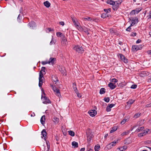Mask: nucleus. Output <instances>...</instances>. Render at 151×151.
<instances>
[{
  "instance_id": "nucleus-1",
  "label": "nucleus",
  "mask_w": 151,
  "mask_h": 151,
  "mask_svg": "<svg viewBox=\"0 0 151 151\" xmlns=\"http://www.w3.org/2000/svg\"><path fill=\"white\" fill-rule=\"evenodd\" d=\"M73 49L77 52L79 53H83L84 52L83 48L81 46L79 45L75 46L73 48Z\"/></svg>"
},
{
  "instance_id": "nucleus-2",
  "label": "nucleus",
  "mask_w": 151,
  "mask_h": 151,
  "mask_svg": "<svg viewBox=\"0 0 151 151\" xmlns=\"http://www.w3.org/2000/svg\"><path fill=\"white\" fill-rule=\"evenodd\" d=\"M50 86L52 88L53 91L55 93V94L56 95L59 97H61L60 90L59 89H57L55 86L53 85H51Z\"/></svg>"
},
{
  "instance_id": "nucleus-3",
  "label": "nucleus",
  "mask_w": 151,
  "mask_h": 151,
  "mask_svg": "<svg viewBox=\"0 0 151 151\" xmlns=\"http://www.w3.org/2000/svg\"><path fill=\"white\" fill-rule=\"evenodd\" d=\"M41 99L42 101V103L45 104H49L51 103V102L49 98L46 96H43L42 95L41 96Z\"/></svg>"
},
{
  "instance_id": "nucleus-4",
  "label": "nucleus",
  "mask_w": 151,
  "mask_h": 151,
  "mask_svg": "<svg viewBox=\"0 0 151 151\" xmlns=\"http://www.w3.org/2000/svg\"><path fill=\"white\" fill-rule=\"evenodd\" d=\"M144 45H132V49L134 51H137L139 50H140L142 48Z\"/></svg>"
},
{
  "instance_id": "nucleus-5",
  "label": "nucleus",
  "mask_w": 151,
  "mask_h": 151,
  "mask_svg": "<svg viewBox=\"0 0 151 151\" xmlns=\"http://www.w3.org/2000/svg\"><path fill=\"white\" fill-rule=\"evenodd\" d=\"M119 57H120L121 60L123 61L125 63H128V60L125 58L124 55L122 54H119L118 55Z\"/></svg>"
},
{
  "instance_id": "nucleus-6",
  "label": "nucleus",
  "mask_w": 151,
  "mask_h": 151,
  "mask_svg": "<svg viewBox=\"0 0 151 151\" xmlns=\"http://www.w3.org/2000/svg\"><path fill=\"white\" fill-rule=\"evenodd\" d=\"M72 20L74 24L77 29L80 31H81L82 29V28L80 25L77 23V21H75V19L73 18H72Z\"/></svg>"
},
{
  "instance_id": "nucleus-7",
  "label": "nucleus",
  "mask_w": 151,
  "mask_h": 151,
  "mask_svg": "<svg viewBox=\"0 0 151 151\" xmlns=\"http://www.w3.org/2000/svg\"><path fill=\"white\" fill-rule=\"evenodd\" d=\"M130 20L131 22V26H133L138 22V19L137 17L132 18L130 19Z\"/></svg>"
},
{
  "instance_id": "nucleus-8",
  "label": "nucleus",
  "mask_w": 151,
  "mask_h": 151,
  "mask_svg": "<svg viewBox=\"0 0 151 151\" xmlns=\"http://www.w3.org/2000/svg\"><path fill=\"white\" fill-rule=\"evenodd\" d=\"M142 8L141 7L136 8L135 9L132 10L130 12V14H135L138 13L141 11Z\"/></svg>"
},
{
  "instance_id": "nucleus-9",
  "label": "nucleus",
  "mask_w": 151,
  "mask_h": 151,
  "mask_svg": "<svg viewBox=\"0 0 151 151\" xmlns=\"http://www.w3.org/2000/svg\"><path fill=\"white\" fill-rule=\"evenodd\" d=\"M67 41V39L64 35H62L61 38V42L62 44L63 45H66V42Z\"/></svg>"
},
{
  "instance_id": "nucleus-10",
  "label": "nucleus",
  "mask_w": 151,
  "mask_h": 151,
  "mask_svg": "<svg viewBox=\"0 0 151 151\" xmlns=\"http://www.w3.org/2000/svg\"><path fill=\"white\" fill-rule=\"evenodd\" d=\"M118 142V140L116 141H114L113 142H111L107 146V147L108 149H111L112 147L115 145V144Z\"/></svg>"
},
{
  "instance_id": "nucleus-11",
  "label": "nucleus",
  "mask_w": 151,
  "mask_h": 151,
  "mask_svg": "<svg viewBox=\"0 0 151 151\" xmlns=\"http://www.w3.org/2000/svg\"><path fill=\"white\" fill-rule=\"evenodd\" d=\"M88 113L91 116L93 117L96 114V111L94 109L90 110L88 112Z\"/></svg>"
},
{
  "instance_id": "nucleus-12",
  "label": "nucleus",
  "mask_w": 151,
  "mask_h": 151,
  "mask_svg": "<svg viewBox=\"0 0 151 151\" xmlns=\"http://www.w3.org/2000/svg\"><path fill=\"white\" fill-rule=\"evenodd\" d=\"M56 60V58L51 57L49 59L48 61V64H50L51 63V64L53 65L55 64V62Z\"/></svg>"
},
{
  "instance_id": "nucleus-13",
  "label": "nucleus",
  "mask_w": 151,
  "mask_h": 151,
  "mask_svg": "<svg viewBox=\"0 0 151 151\" xmlns=\"http://www.w3.org/2000/svg\"><path fill=\"white\" fill-rule=\"evenodd\" d=\"M28 26L32 29H34V28L36 26L35 23L34 21H32L28 24Z\"/></svg>"
},
{
  "instance_id": "nucleus-14",
  "label": "nucleus",
  "mask_w": 151,
  "mask_h": 151,
  "mask_svg": "<svg viewBox=\"0 0 151 151\" xmlns=\"http://www.w3.org/2000/svg\"><path fill=\"white\" fill-rule=\"evenodd\" d=\"M87 140L88 142L89 143L91 142V141L92 139V138L93 137V135L91 134H87Z\"/></svg>"
},
{
  "instance_id": "nucleus-15",
  "label": "nucleus",
  "mask_w": 151,
  "mask_h": 151,
  "mask_svg": "<svg viewBox=\"0 0 151 151\" xmlns=\"http://www.w3.org/2000/svg\"><path fill=\"white\" fill-rule=\"evenodd\" d=\"M82 19L83 21H87V20H88V21L92 20L93 21H94L95 20V19L93 18L92 17H87V18L86 17H83V18H82Z\"/></svg>"
},
{
  "instance_id": "nucleus-16",
  "label": "nucleus",
  "mask_w": 151,
  "mask_h": 151,
  "mask_svg": "<svg viewBox=\"0 0 151 151\" xmlns=\"http://www.w3.org/2000/svg\"><path fill=\"white\" fill-rule=\"evenodd\" d=\"M108 86L111 89H114L116 87V86L112 83H110L108 84Z\"/></svg>"
},
{
  "instance_id": "nucleus-17",
  "label": "nucleus",
  "mask_w": 151,
  "mask_h": 151,
  "mask_svg": "<svg viewBox=\"0 0 151 151\" xmlns=\"http://www.w3.org/2000/svg\"><path fill=\"white\" fill-rule=\"evenodd\" d=\"M52 81L55 82V84H56V83L58 81V77L56 76H52Z\"/></svg>"
},
{
  "instance_id": "nucleus-18",
  "label": "nucleus",
  "mask_w": 151,
  "mask_h": 151,
  "mask_svg": "<svg viewBox=\"0 0 151 151\" xmlns=\"http://www.w3.org/2000/svg\"><path fill=\"white\" fill-rule=\"evenodd\" d=\"M148 75V72L147 71H143L139 74L140 76L143 77Z\"/></svg>"
},
{
  "instance_id": "nucleus-19",
  "label": "nucleus",
  "mask_w": 151,
  "mask_h": 151,
  "mask_svg": "<svg viewBox=\"0 0 151 151\" xmlns=\"http://www.w3.org/2000/svg\"><path fill=\"white\" fill-rule=\"evenodd\" d=\"M82 30H83V31L86 34H87L88 35L89 34V31L90 30V29H89L87 28L86 27H83V28H82Z\"/></svg>"
},
{
  "instance_id": "nucleus-20",
  "label": "nucleus",
  "mask_w": 151,
  "mask_h": 151,
  "mask_svg": "<svg viewBox=\"0 0 151 151\" xmlns=\"http://www.w3.org/2000/svg\"><path fill=\"white\" fill-rule=\"evenodd\" d=\"M42 137H44V139L46 140L45 137L46 136L47 133L46 130L45 129H43L42 131Z\"/></svg>"
},
{
  "instance_id": "nucleus-21",
  "label": "nucleus",
  "mask_w": 151,
  "mask_h": 151,
  "mask_svg": "<svg viewBox=\"0 0 151 151\" xmlns=\"http://www.w3.org/2000/svg\"><path fill=\"white\" fill-rule=\"evenodd\" d=\"M45 115L42 116L40 119V122L43 125L45 123Z\"/></svg>"
},
{
  "instance_id": "nucleus-22",
  "label": "nucleus",
  "mask_w": 151,
  "mask_h": 151,
  "mask_svg": "<svg viewBox=\"0 0 151 151\" xmlns=\"http://www.w3.org/2000/svg\"><path fill=\"white\" fill-rule=\"evenodd\" d=\"M43 4L47 8L49 7L50 6V3L48 1H46L45 2H44Z\"/></svg>"
},
{
  "instance_id": "nucleus-23",
  "label": "nucleus",
  "mask_w": 151,
  "mask_h": 151,
  "mask_svg": "<svg viewBox=\"0 0 151 151\" xmlns=\"http://www.w3.org/2000/svg\"><path fill=\"white\" fill-rule=\"evenodd\" d=\"M72 145L73 147L76 148L78 147V143L75 141H73L72 143Z\"/></svg>"
},
{
  "instance_id": "nucleus-24",
  "label": "nucleus",
  "mask_w": 151,
  "mask_h": 151,
  "mask_svg": "<svg viewBox=\"0 0 151 151\" xmlns=\"http://www.w3.org/2000/svg\"><path fill=\"white\" fill-rule=\"evenodd\" d=\"M45 69L46 68L45 67H42L41 68V70H40V73L41 74H45Z\"/></svg>"
},
{
  "instance_id": "nucleus-25",
  "label": "nucleus",
  "mask_w": 151,
  "mask_h": 151,
  "mask_svg": "<svg viewBox=\"0 0 151 151\" xmlns=\"http://www.w3.org/2000/svg\"><path fill=\"white\" fill-rule=\"evenodd\" d=\"M106 3L110 5H112L113 6V5L115 4V2L113 1L110 0L109 1H106Z\"/></svg>"
},
{
  "instance_id": "nucleus-26",
  "label": "nucleus",
  "mask_w": 151,
  "mask_h": 151,
  "mask_svg": "<svg viewBox=\"0 0 151 151\" xmlns=\"http://www.w3.org/2000/svg\"><path fill=\"white\" fill-rule=\"evenodd\" d=\"M55 124H57L58 123L59 121V119L58 118H57V117L55 116L53 118V120Z\"/></svg>"
},
{
  "instance_id": "nucleus-27",
  "label": "nucleus",
  "mask_w": 151,
  "mask_h": 151,
  "mask_svg": "<svg viewBox=\"0 0 151 151\" xmlns=\"http://www.w3.org/2000/svg\"><path fill=\"white\" fill-rule=\"evenodd\" d=\"M144 129V127H138L137 129H136L135 131V132H138L142 131Z\"/></svg>"
},
{
  "instance_id": "nucleus-28",
  "label": "nucleus",
  "mask_w": 151,
  "mask_h": 151,
  "mask_svg": "<svg viewBox=\"0 0 151 151\" xmlns=\"http://www.w3.org/2000/svg\"><path fill=\"white\" fill-rule=\"evenodd\" d=\"M128 121V119L127 118L125 117L121 122V124H123L125 123V122Z\"/></svg>"
},
{
  "instance_id": "nucleus-29",
  "label": "nucleus",
  "mask_w": 151,
  "mask_h": 151,
  "mask_svg": "<svg viewBox=\"0 0 151 151\" xmlns=\"http://www.w3.org/2000/svg\"><path fill=\"white\" fill-rule=\"evenodd\" d=\"M119 7V6L115 3V4L113 5L112 8L114 10H116Z\"/></svg>"
},
{
  "instance_id": "nucleus-30",
  "label": "nucleus",
  "mask_w": 151,
  "mask_h": 151,
  "mask_svg": "<svg viewBox=\"0 0 151 151\" xmlns=\"http://www.w3.org/2000/svg\"><path fill=\"white\" fill-rule=\"evenodd\" d=\"M106 89L104 88H101L100 90V94H103L105 93Z\"/></svg>"
},
{
  "instance_id": "nucleus-31",
  "label": "nucleus",
  "mask_w": 151,
  "mask_h": 151,
  "mask_svg": "<svg viewBox=\"0 0 151 151\" xmlns=\"http://www.w3.org/2000/svg\"><path fill=\"white\" fill-rule=\"evenodd\" d=\"M147 20L150 21L151 19V10L148 13V15L147 16Z\"/></svg>"
},
{
  "instance_id": "nucleus-32",
  "label": "nucleus",
  "mask_w": 151,
  "mask_h": 151,
  "mask_svg": "<svg viewBox=\"0 0 151 151\" xmlns=\"http://www.w3.org/2000/svg\"><path fill=\"white\" fill-rule=\"evenodd\" d=\"M52 38L50 43V45H51L52 44H54L55 42V40H54L53 39V36H52Z\"/></svg>"
},
{
  "instance_id": "nucleus-33",
  "label": "nucleus",
  "mask_w": 151,
  "mask_h": 151,
  "mask_svg": "<svg viewBox=\"0 0 151 151\" xmlns=\"http://www.w3.org/2000/svg\"><path fill=\"white\" fill-rule=\"evenodd\" d=\"M134 102V100H133V99H131L129 100L127 102V103L128 104H132Z\"/></svg>"
},
{
  "instance_id": "nucleus-34",
  "label": "nucleus",
  "mask_w": 151,
  "mask_h": 151,
  "mask_svg": "<svg viewBox=\"0 0 151 151\" xmlns=\"http://www.w3.org/2000/svg\"><path fill=\"white\" fill-rule=\"evenodd\" d=\"M43 74L42 73L41 74L40 73H39V80H43V79H44L43 77Z\"/></svg>"
},
{
  "instance_id": "nucleus-35",
  "label": "nucleus",
  "mask_w": 151,
  "mask_h": 151,
  "mask_svg": "<svg viewBox=\"0 0 151 151\" xmlns=\"http://www.w3.org/2000/svg\"><path fill=\"white\" fill-rule=\"evenodd\" d=\"M108 17L107 13H103L101 15V17L103 18H105Z\"/></svg>"
},
{
  "instance_id": "nucleus-36",
  "label": "nucleus",
  "mask_w": 151,
  "mask_h": 151,
  "mask_svg": "<svg viewBox=\"0 0 151 151\" xmlns=\"http://www.w3.org/2000/svg\"><path fill=\"white\" fill-rule=\"evenodd\" d=\"M117 129V127H114L112 128L111 130L110 131V133H112Z\"/></svg>"
},
{
  "instance_id": "nucleus-37",
  "label": "nucleus",
  "mask_w": 151,
  "mask_h": 151,
  "mask_svg": "<svg viewBox=\"0 0 151 151\" xmlns=\"http://www.w3.org/2000/svg\"><path fill=\"white\" fill-rule=\"evenodd\" d=\"M68 132L69 134L72 136H74L75 135L74 132L71 130L69 131Z\"/></svg>"
},
{
  "instance_id": "nucleus-38",
  "label": "nucleus",
  "mask_w": 151,
  "mask_h": 151,
  "mask_svg": "<svg viewBox=\"0 0 151 151\" xmlns=\"http://www.w3.org/2000/svg\"><path fill=\"white\" fill-rule=\"evenodd\" d=\"M22 19V16L19 14L17 18V20L19 22H20Z\"/></svg>"
},
{
  "instance_id": "nucleus-39",
  "label": "nucleus",
  "mask_w": 151,
  "mask_h": 151,
  "mask_svg": "<svg viewBox=\"0 0 151 151\" xmlns=\"http://www.w3.org/2000/svg\"><path fill=\"white\" fill-rule=\"evenodd\" d=\"M62 35V34L61 32H58L56 33V35L58 37H62V35Z\"/></svg>"
},
{
  "instance_id": "nucleus-40",
  "label": "nucleus",
  "mask_w": 151,
  "mask_h": 151,
  "mask_svg": "<svg viewBox=\"0 0 151 151\" xmlns=\"http://www.w3.org/2000/svg\"><path fill=\"white\" fill-rule=\"evenodd\" d=\"M131 142L130 141H129L128 139H127L125 140L124 143L126 145H128Z\"/></svg>"
},
{
  "instance_id": "nucleus-41",
  "label": "nucleus",
  "mask_w": 151,
  "mask_h": 151,
  "mask_svg": "<svg viewBox=\"0 0 151 151\" xmlns=\"http://www.w3.org/2000/svg\"><path fill=\"white\" fill-rule=\"evenodd\" d=\"M43 81L42 80H39V86L40 87H41L42 85Z\"/></svg>"
},
{
  "instance_id": "nucleus-42",
  "label": "nucleus",
  "mask_w": 151,
  "mask_h": 151,
  "mask_svg": "<svg viewBox=\"0 0 151 151\" xmlns=\"http://www.w3.org/2000/svg\"><path fill=\"white\" fill-rule=\"evenodd\" d=\"M141 114L139 113H138L136 114L134 116V117L135 118H137L140 116Z\"/></svg>"
},
{
  "instance_id": "nucleus-43",
  "label": "nucleus",
  "mask_w": 151,
  "mask_h": 151,
  "mask_svg": "<svg viewBox=\"0 0 151 151\" xmlns=\"http://www.w3.org/2000/svg\"><path fill=\"white\" fill-rule=\"evenodd\" d=\"M100 148V146L99 145L96 146V145L95 147V151H98L99 149Z\"/></svg>"
},
{
  "instance_id": "nucleus-44",
  "label": "nucleus",
  "mask_w": 151,
  "mask_h": 151,
  "mask_svg": "<svg viewBox=\"0 0 151 151\" xmlns=\"http://www.w3.org/2000/svg\"><path fill=\"white\" fill-rule=\"evenodd\" d=\"M104 11L106 12L105 13H107L108 12H111V9H104Z\"/></svg>"
},
{
  "instance_id": "nucleus-45",
  "label": "nucleus",
  "mask_w": 151,
  "mask_h": 151,
  "mask_svg": "<svg viewBox=\"0 0 151 151\" xmlns=\"http://www.w3.org/2000/svg\"><path fill=\"white\" fill-rule=\"evenodd\" d=\"M104 100L106 102H109V101L110 99L109 97L105 98H104Z\"/></svg>"
},
{
  "instance_id": "nucleus-46",
  "label": "nucleus",
  "mask_w": 151,
  "mask_h": 151,
  "mask_svg": "<svg viewBox=\"0 0 151 151\" xmlns=\"http://www.w3.org/2000/svg\"><path fill=\"white\" fill-rule=\"evenodd\" d=\"M122 1H115V3L116 4L118 5L119 6L120 5Z\"/></svg>"
},
{
  "instance_id": "nucleus-47",
  "label": "nucleus",
  "mask_w": 151,
  "mask_h": 151,
  "mask_svg": "<svg viewBox=\"0 0 151 151\" xmlns=\"http://www.w3.org/2000/svg\"><path fill=\"white\" fill-rule=\"evenodd\" d=\"M53 30L52 29H51L50 28H47V29L46 30V32H49L50 31H53Z\"/></svg>"
},
{
  "instance_id": "nucleus-48",
  "label": "nucleus",
  "mask_w": 151,
  "mask_h": 151,
  "mask_svg": "<svg viewBox=\"0 0 151 151\" xmlns=\"http://www.w3.org/2000/svg\"><path fill=\"white\" fill-rule=\"evenodd\" d=\"M111 81L114 83H116L118 81V80L115 78H113L111 79Z\"/></svg>"
},
{
  "instance_id": "nucleus-49",
  "label": "nucleus",
  "mask_w": 151,
  "mask_h": 151,
  "mask_svg": "<svg viewBox=\"0 0 151 151\" xmlns=\"http://www.w3.org/2000/svg\"><path fill=\"white\" fill-rule=\"evenodd\" d=\"M111 108L109 106H108L106 108V111L107 112H109L111 110Z\"/></svg>"
},
{
  "instance_id": "nucleus-50",
  "label": "nucleus",
  "mask_w": 151,
  "mask_h": 151,
  "mask_svg": "<svg viewBox=\"0 0 151 151\" xmlns=\"http://www.w3.org/2000/svg\"><path fill=\"white\" fill-rule=\"evenodd\" d=\"M137 85H132L131 86V88L132 89H135L137 88Z\"/></svg>"
},
{
  "instance_id": "nucleus-51",
  "label": "nucleus",
  "mask_w": 151,
  "mask_h": 151,
  "mask_svg": "<svg viewBox=\"0 0 151 151\" xmlns=\"http://www.w3.org/2000/svg\"><path fill=\"white\" fill-rule=\"evenodd\" d=\"M147 131H146L145 130H143V131L142 132V134L143 135V136L145 135L147 133Z\"/></svg>"
},
{
  "instance_id": "nucleus-52",
  "label": "nucleus",
  "mask_w": 151,
  "mask_h": 151,
  "mask_svg": "<svg viewBox=\"0 0 151 151\" xmlns=\"http://www.w3.org/2000/svg\"><path fill=\"white\" fill-rule=\"evenodd\" d=\"M42 64L43 65H45L47 64H48V61H42L41 62Z\"/></svg>"
},
{
  "instance_id": "nucleus-53",
  "label": "nucleus",
  "mask_w": 151,
  "mask_h": 151,
  "mask_svg": "<svg viewBox=\"0 0 151 151\" xmlns=\"http://www.w3.org/2000/svg\"><path fill=\"white\" fill-rule=\"evenodd\" d=\"M110 33L112 35H113L115 33V32L113 30V29H110Z\"/></svg>"
},
{
  "instance_id": "nucleus-54",
  "label": "nucleus",
  "mask_w": 151,
  "mask_h": 151,
  "mask_svg": "<svg viewBox=\"0 0 151 151\" xmlns=\"http://www.w3.org/2000/svg\"><path fill=\"white\" fill-rule=\"evenodd\" d=\"M115 105V104H109L108 106H109V107H110V108H111L112 107H113V106H114Z\"/></svg>"
},
{
  "instance_id": "nucleus-55",
  "label": "nucleus",
  "mask_w": 151,
  "mask_h": 151,
  "mask_svg": "<svg viewBox=\"0 0 151 151\" xmlns=\"http://www.w3.org/2000/svg\"><path fill=\"white\" fill-rule=\"evenodd\" d=\"M132 26H131V25H130V26H129L126 29V30L127 31H129V32H130V30L131 29V27H132Z\"/></svg>"
},
{
  "instance_id": "nucleus-56",
  "label": "nucleus",
  "mask_w": 151,
  "mask_h": 151,
  "mask_svg": "<svg viewBox=\"0 0 151 151\" xmlns=\"http://www.w3.org/2000/svg\"><path fill=\"white\" fill-rule=\"evenodd\" d=\"M46 143L47 145V147L48 149L50 148V145L49 142L46 141Z\"/></svg>"
},
{
  "instance_id": "nucleus-57",
  "label": "nucleus",
  "mask_w": 151,
  "mask_h": 151,
  "mask_svg": "<svg viewBox=\"0 0 151 151\" xmlns=\"http://www.w3.org/2000/svg\"><path fill=\"white\" fill-rule=\"evenodd\" d=\"M136 33L133 32L132 33V34L131 35V36L134 37L136 36Z\"/></svg>"
},
{
  "instance_id": "nucleus-58",
  "label": "nucleus",
  "mask_w": 151,
  "mask_h": 151,
  "mask_svg": "<svg viewBox=\"0 0 151 151\" xmlns=\"http://www.w3.org/2000/svg\"><path fill=\"white\" fill-rule=\"evenodd\" d=\"M146 107H151V103L147 104L146 105Z\"/></svg>"
},
{
  "instance_id": "nucleus-59",
  "label": "nucleus",
  "mask_w": 151,
  "mask_h": 151,
  "mask_svg": "<svg viewBox=\"0 0 151 151\" xmlns=\"http://www.w3.org/2000/svg\"><path fill=\"white\" fill-rule=\"evenodd\" d=\"M141 42V40L140 39H138L136 42V43H139Z\"/></svg>"
},
{
  "instance_id": "nucleus-60",
  "label": "nucleus",
  "mask_w": 151,
  "mask_h": 151,
  "mask_svg": "<svg viewBox=\"0 0 151 151\" xmlns=\"http://www.w3.org/2000/svg\"><path fill=\"white\" fill-rule=\"evenodd\" d=\"M60 24L62 26H64V23L63 22H59Z\"/></svg>"
},
{
  "instance_id": "nucleus-61",
  "label": "nucleus",
  "mask_w": 151,
  "mask_h": 151,
  "mask_svg": "<svg viewBox=\"0 0 151 151\" xmlns=\"http://www.w3.org/2000/svg\"><path fill=\"white\" fill-rule=\"evenodd\" d=\"M138 136L139 137H142L143 136V135L142 134V133H141L139 134H138Z\"/></svg>"
},
{
  "instance_id": "nucleus-62",
  "label": "nucleus",
  "mask_w": 151,
  "mask_h": 151,
  "mask_svg": "<svg viewBox=\"0 0 151 151\" xmlns=\"http://www.w3.org/2000/svg\"><path fill=\"white\" fill-rule=\"evenodd\" d=\"M147 53L149 55H151V50L147 51Z\"/></svg>"
},
{
  "instance_id": "nucleus-63",
  "label": "nucleus",
  "mask_w": 151,
  "mask_h": 151,
  "mask_svg": "<svg viewBox=\"0 0 151 151\" xmlns=\"http://www.w3.org/2000/svg\"><path fill=\"white\" fill-rule=\"evenodd\" d=\"M86 151H93V150L91 148H88L87 149Z\"/></svg>"
},
{
  "instance_id": "nucleus-64",
  "label": "nucleus",
  "mask_w": 151,
  "mask_h": 151,
  "mask_svg": "<svg viewBox=\"0 0 151 151\" xmlns=\"http://www.w3.org/2000/svg\"><path fill=\"white\" fill-rule=\"evenodd\" d=\"M148 81L149 82H151V76L149 77V78L148 79Z\"/></svg>"
}]
</instances>
